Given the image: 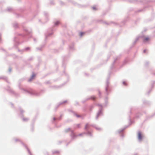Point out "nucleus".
Wrapping results in <instances>:
<instances>
[{
    "mask_svg": "<svg viewBox=\"0 0 155 155\" xmlns=\"http://www.w3.org/2000/svg\"><path fill=\"white\" fill-rule=\"evenodd\" d=\"M138 139L140 140H141L142 138V135L140 132H139L138 134Z\"/></svg>",
    "mask_w": 155,
    "mask_h": 155,
    "instance_id": "f257e3e1",
    "label": "nucleus"
},
{
    "mask_svg": "<svg viewBox=\"0 0 155 155\" xmlns=\"http://www.w3.org/2000/svg\"><path fill=\"white\" fill-rule=\"evenodd\" d=\"M150 40L149 38L148 37H145L143 38V41L146 42L149 41Z\"/></svg>",
    "mask_w": 155,
    "mask_h": 155,
    "instance_id": "f03ea898",
    "label": "nucleus"
},
{
    "mask_svg": "<svg viewBox=\"0 0 155 155\" xmlns=\"http://www.w3.org/2000/svg\"><path fill=\"white\" fill-rule=\"evenodd\" d=\"M83 34L84 33L83 32H80V35L81 36H82Z\"/></svg>",
    "mask_w": 155,
    "mask_h": 155,
    "instance_id": "7ed1b4c3",
    "label": "nucleus"
},
{
    "mask_svg": "<svg viewBox=\"0 0 155 155\" xmlns=\"http://www.w3.org/2000/svg\"><path fill=\"white\" fill-rule=\"evenodd\" d=\"M35 76V75L33 74L32 76V79Z\"/></svg>",
    "mask_w": 155,
    "mask_h": 155,
    "instance_id": "20e7f679",
    "label": "nucleus"
},
{
    "mask_svg": "<svg viewBox=\"0 0 155 155\" xmlns=\"http://www.w3.org/2000/svg\"><path fill=\"white\" fill-rule=\"evenodd\" d=\"M92 98L93 99V100H94L95 98V97H92Z\"/></svg>",
    "mask_w": 155,
    "mask_h": 155,
    "instance_id": "39448f33",
    "label": "nucleus"
},
{
    "mask_svg": "<svg viewBox=\"0 0 155 155\" xmlns=\"http://www.w3.org/2000/svg\"><path fill=\"white\" fill-rule=\"evenodd\" d=\"M93 8L94 9H96V8L94 7H93Z\"/></svg>",
    "mask_w": 155,
    "mask_h": 155,
    "instance_id": "423d86ee",
    "label": "nucleus"
},
{
    "mask_svg": "<svg viewBox=\"0 0 155 155\" xmlns=\"http://www.w3.org/2000/svg\"><path fill=\"white\" fill-rule=\"evenodd\" d=\"M53 119H54V120H55V118H54Z\"/></svg>",
    "mask_w": 155,
    "mask_h": 155,
    "instance_id": "0eeeda50",
    "label": "nucleus"
},
{
    "mask_svg": "<svg viewBox=\"0 0 155 155\" xmlns=\"http://www.w3.org/2000/svg\"><path fill=\"white\" fill-rule=\"evenodd\" d=\"M87 125H86V127H87Z\"/></svg>",
    "mask_w": 155,
    "mask_h": 155,
    "instance_id": "6e6552de",
    "label": "nucleus"
}]
</instances>
